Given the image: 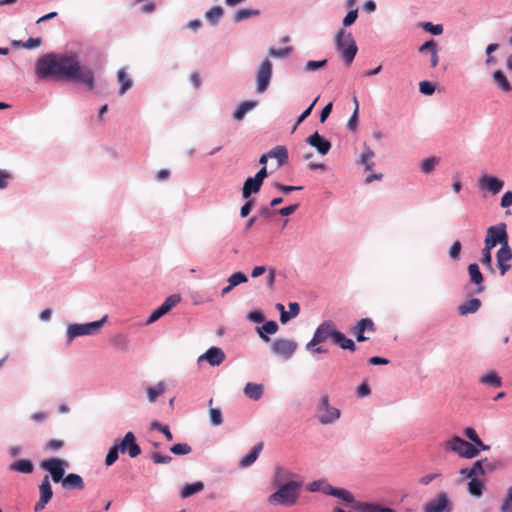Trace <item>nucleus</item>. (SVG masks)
<instances>
[{
	"instance_id": "nucleus-14",
	"label": "nucleus",
	"mask_w": 512,
	"mask_h": 512,
	"mask_svg": "<svg viewBox=\"0 0 512 512\" xmlns=\"http://www.w3.org/2000/svg\"><path fill=\"white\" fill-rule=\"evenodd\" d=\"M351 331L358 342H364L369 339V337L365 336L366 332H375V324L370 318H363L360 321L356 322V324L352 327Z\"/></svg>"
},
{
	"instance_id": "nucleus-25",
	"label": "nucleus",
	"mask_w": 512,
	"mask_h": 512,
	"mask_svg": "<svg viewBox=\"0 0 512 512\" xmlns=\"http://www.w3.org/2000/svg\"><path fill=\"white\" fill-rule=\"evenodd\" d=\"M9 470L16 471V472L23 473V474H30L34 470V465L28 459H20V460L13 462L10 465Z\"/></svg>"
},
{
	"instance_id": "nucleus-10",
	"label": "nucleus",
	"mask_w": 512,
	"mask_h": 512,
	"mask_svg": "<svg viewBox=\"0 0 512 512\" xmlns=\"http://www.w3.org/2000/svg\"><path fill=\"white\" fill-rule=\"evenodd\" d=\"M53 497V490L50 483L49 476L45 475L39 485V500L34 506V511L39 512L43 510Z\"/></svg>"
},
{
	"instance_id": "nucleus-18",
	"label": "nucleus",
	"mask_w": 512,
	"mask_h": 512,
	"mask_svg": "<svg viewBox=\"0 0 512 512\" xmlns=\"http://www.w3.org/2000/svg\"><path fill=\"white\" fill-rule=\"evenodd\" d=\"M479 185L482 189H487L493 194H497L502 190L504 182L496 177L485 175L480 178Z\"/></svg>"
},
{
	"instance_id": "nucleus-15",
	"label": "nucleus",
	"mask_w": 512,
	"mask_h": 512,
	"mask_svg": "<svg viewBox=\"0 0 512 512\" xmlns=\"http://www.w3.org/2000/svg\"><path fill=\"white\" fill-rule=\"evenodd\" d=\"M272 351L285 358L291 357L297 349V343L288 339H277L272 343Z\"/></svg>"
},
{
	"instance_id": "nucleus-50",
	"label": "nucleus",
	"mask_w": 512,
	"mask_h": 512,
	"mask_svg": "<svg viewBox=\"0 0 512 512\" xmlns=\"http://www.w3.org/2000/svg\"><path fill=\"white\" fill-rule=\"evenodd\" d=\"M151 428L154 429V430H158L160 431L161 433L164 434L165 438L168 440V441H172L173 440V435L172 433L170 432L169 430V427L166 426V425H162L161 423H159L158 421H154L152 424H151Z\"/></svg>"
},
{
	"instance_id": "nucleus-48",
	"label": "nucleus",
	"mask_w": 512,
	"mask_h": 512,
	"mask_svg": "<svg viewBox=\"0 0 512 512\" xmlns=\"http://www.w3.org/2000/svg\"><path fill=\"white\" fill-rule=\"evenodd\" d=\"M291 52H292L291 47H285V48H281V49L270 48L268 51V54H269V56L274 57V58H285V57L289 56L291 54Z\"/></svg>"
},
{
	"instance_id": "nucleus-13",
	"label": "nucleus",
	"mask_w": 512,
	"mask_h": 512,
	"mask_svg": "<svg viewBox=\"0 0 512 512\" xmlns=\"http://www.w3.org/2000/svg\"><path fill=\"white\" fill-rule=\"evenodd\" d=\"M121 453H128L131 458H135L141 453V448L136 442L135 435L127 432L119 444H116Z\"/></svg>"
},
{
	"instance_id": "nucleus-54",
	"label": "nucleus",
	"mask_w": 512,
	"mask_h": 512,
	"mask_svg": "<svg viewBox=\"0 0 512 512\" xmlns=\"http://www.w3.org/2000/svg\"><path fill=\"white\" fill-rule=\"evenodd\" d=\"M318 99H319V97H317V98H316V99L311 103V105H310L306 110H304V111L302 112V114L298 117L297 122H296V124H295V125H294V127H293V132L296 130L297 126H298L301 122H303V121H304L308 116H310V114H311V112H312V110H313V108H314L315 104L317 103Z\"/></svg>"
},
{
	"instance_id": "nucleus-21",
	"label": "nucleus",
	"mask_w": 512,
	"mask_h": 512,
	"mask_svg": "<svg viewBox=\"0 0 512 512\" xmlns=\"http://www.w3.org/2000/svg\"><path fill=\"white\" fill-rule=\"evenodd\" d=\"M468 273L470 276V281L478 285L475 292L482 293L484 291V286H482L484 277L479 269V266L476 263L470 264L468 266Z\"/></svg>"
},
{
	"instance_id": "nucleus-39",
	"label": "nucleus",
	"mask_w": 512,
	"mask_h": 512,
	"mask_svg": "<svg viewBox=\"0 0 512 512\" xmlns=\"http://www.w3.org/2000/svg\"><path fill=\"white\" fill-rule=\"evenodd\" d=\"M331 485L325 480H317L308 484L307 489L311 492H322L328 495Z\"/></svg>"
},
{
	"instance_id": "nucleus-16",
	"label": "nucleus",
	"mask_w": 512,
	"mask_h": 512,
	"mask_svg": "<svg viewBox=\"0 0 512 512\" xmlns=\"http://www.w3.org/2000/svg\"><path fill=\"white\" fill-rule=\"evenodd\" d=\"M226 356L221 348L211 347L204 354L200 355L198 362L207 361L211 366H219L224 362Z\"/></svg>"
},
{
	"instance_id": "nucleus-41",
	"label": "nucleus",
	"mask_w": 512,
	"mask_h": 512,
	"mask_svg": "<svg viewBox=\"0 0 512 512\" xmlns=\"http://www.w3.org/2000/svg\"><path fill=\"white\" fill-rule=\"evenodd\" d=\"M484 484L477 478L470 479L468 483V491L475 497H480L483 493Z\"/></svg>"
},
{
	"instance_id": "nucleus-1",
	"label": "nucleus",
	"mask_w": 512,
	"mask_h": 512,
	"mask_svg": "<svg viewBox=\"0 0 512 512\" xmlns=\"http://www.w3.org/2000/svg\"><path fill=\"white\" fill-rule=\"evenodd\" d=\"M35 73L39 79L72 80L94 89L93 71L82 66L75 54H45L37 60Z\"/></svg>"
},
{
	"instance_id": "nucleus-3",
	"label": "nucleus",
	"mask_w": 512,
	"mask_h": 512,
	"mask_svg": "<svg viewBox=\"0 0 512 512\" xmlns=\"http://www.w3.org/2000/svg\"><path fill=\"white\" fill-rule=\"evenodd\" d=\"M336 46L346 64H351L358 50L351 33L344 29L339 30L336 36Z\"/></svg>"
},
{
	"instance_id": "nucleus-23",
	"label": "nucleus",
	"mask_w": 512,
	"mask_h": 512,
	"mask_svg": "<svg viewBox=\"0 0 512 512\" xmlns=\"http://www.w3.org/2000/svg\"><path fill=\"white\" fill-rule=\"evenodd\" d=\"M111 345L114 347L115 350L126 352L129 350L130 347V339L127 335L118 333L114 335L110 340Z\"/></svg>"
},
{
	"instance_id": "nucleus-57",
	"label": "nucleus",
	"mask_w": 512,
	"mask_h": 512,
	"mask_svg": "<svg viewBox=\"0 0 512 512\" xmlns=\"http://www.w3.org/2000/svg\"><path fill=\"white\" fill-rule=\"evenodd\" d=\"M326 64H327L326 59L321 60V61L311 60L306 63L305 70L308 72L315 71L317 69L323 68L324 66H326Z\"/></svg>"
},
{
	"instance_id": "nucleus-38",
	"label": "nucleus",
	"mask_w": 512,
	"mask_h": 512,
	"mask_svg": "<svg viewBox=\"0 0 512 512\" xmlns=\"http://www.w3.org/2000/svg\"><path fill=\"white\" fill-rule=\"evenodd\" d=\"M259 14H260V11L256 10V9H249V8L240 9V10L235 12V14L233 16V20L236 23H238V22H241V21H243L245 19H248L250 17L258 16Z\"/></svg>"
},
{
	"instance_id": "nucleus-63",
	"label": "nucleus",
	"mask_w": 512,
	"mask_h": 512,
	"mask_svg": "<svg viewBox=\"0 0 512 512\" xmlns=\"http://www.w3.org/2000/svg\"><path fill=\"white\" fill-rule=\"evenodd\" d=\"M64 446V442L59 439H52L46 444V448L49 450H59Z\"/></svg>"
},
{
	"instance_id": "nucleus-2",
	"label": "nucleus",
	"mask_w": 512,
	"mask_h": 512,
	"mask_svg": "<svg viewBox=\"0 0 512 512\" xmlns=\"http://www.w3.org/2000/svg\"><path fill=\"white\" fill-rule=\"evenodd\" d=\"M290 476L291 473L289 471L282 467H276L273 484L278 489L269 496L268 502L270 504L292 506L297 502L301 483L288 480Z\"/></svg>"
},
{
	"instance_id": "nucleus-42",
	"label": "nucleus",
	"mask_w": 512,
	"mask_h": 512,
	"mask_svg": "<svg viewBox=\"0 0 512 512\" xmlns=\"http://www.w3.org/2000/svg\"><path fill=\"white\" fill-rule=\"evenodd\" d=\"M165 390V386L162 382L158 383L155 387L147 388V396L149 402H154L158 396H160Z\"/></svg>"
},
{
	"instance_id": "nucleus-51",
	"label": "nucleus",
	"mask_w": 512,
	"mask_h": 512,
	"mask_svg": "<svg viewBox=\"0 0 512 512\" xmlns=\"http://www.w3.org/2000/svg\"><path fill=\"white\" fill-rule=\"evenodd\" d=\"M171 452L176 455H186L191 452V447L186 443H178L170 448Z\"/></svg>"
},
{
	"instance_id": "nucleus-29",
	"label": "nucleus",
	"mask_w": 512,
	"mask_h": 512,
	"mask_svg": "<svg viewBox=\"0 0 512 512\" xmlns=\"http://www.w3.org/2000/svg\"><path fill=\"white\" fill-rule=\"evenodd\" d=\"M270 158H275L279 166H283L288 160V151L285 146H276L268 152Z\"/></svg>"
},
{
	"instance_id": "nucleus-33",
	"label": "nucleus",
	"mask_w": 512,
	"mask_h": 512,
	"mask_svg": "<svg viewBox=\"0 0 512 512\" xmlns=\"http://www.w3.org/2000/svg\"><path fill=\"white\" fill-rule=\"evenodd\" d=\"M117 80L120 84L119 93L120 95H124L132 87L133 84L131 78L128 76L124 68L118 71Z\"/></svg>"
},
{
	"instance_id": "nucleus-8",
	"label": "nucleus",
	"mask_w": 512,
	"mask_h": 512,
	"mask_svg": "<svg viewBox=\"0 0 512 512\" xmlns=\"http://www.w3.org/2000/svg\"><path fill=\"white\" fill-rule=\"evenodd\" d=\"M317 417L322 424L333 423L340 417L339 409L329 405L328 395L321 397L317 406Z\"/></svg>"
},
{
	"instance_id": "nucleus-27",
	"label": "nucleus",
	"mask_w": 512,
	"mask_h": 512,
	"mask_svg": "<svg viewBox=\"0 0 512 512\" xmlns=\"http://www.w3.org/2000/svg\"><path fill=\"white\" fill-rule=\"evenodd\" d=\"M493 80L498 88H500L503 92L509 93L512 91L510 82L501 70H496L493 73Z\"/></svg>"
},
{
	"instance_id": "nucleus-60",
	"label": "nucleus",
	"mask_w": 512,
	"mask_h": 512,
	"mask_svg": "<svg viewBox=\"0 0 512 512\" xmlns=\"http://www.w3.org/2000/svg\"><path fill=\"white\" fill-rule=\"evenodd\" d=\"M502 512H512V486L509 488L507 497L501 506Z\"/></svg>"
},
{
	"instance_id": "nucleus-55",
	"label": "nucleus",
	"mask_w": 512,
	"mask_h": 512,
	"mask_svg": "<svg viewBox=\"0 0 512 512\" xmlns=\"http://www.w3.org/2000/svg\"><path fill=\"white\" fill-rule=\"evenodd\" d=\"M483 462L484 460H477L471 467L470 475H472L473 478L484 475Z\"/></svg>"
},
{
	"instance_id": "nucleus-31",
	"label": "nucleus",
	"mask_w": 512,
	"mask_h": 512,
	"mask_svg": "<svg viewBox=\"0 0 512 512\" xmlns=\"http://www.w3.org/2000/svg\"><path fill=\"white\" fill-rule=\"evenodd\" d=\"M245 395L252 400H259L263 395V386L256 383H247L244 388Z\"/></svg>"
},
{
	"instance_id": "nucleus-53",
	"label": "nucleus",
	"mask_w": 512,
	"mask_h": 512,
	"mask_svg": "<svg viewBox=\"0 0 512 512\" xmlns=\"http://www.w3.org/2000/svg\"><path fill=\"white\" fill-rule=\"evenodd\" d=\"M211 423L215 426L221 425L223 422L221 410L218 408H210L209 410Z\"/></svg>"
},
{
	"instance_id": "nucleus-28",
	"label": "nucleus",
	"mask_w": 512,
	"mask_h": 512,
	"mask_svg": "<svg viewBox=\"0 0 512 512\" xmlns=\"http://www.w3.org/2000/svg\"><path fill=\"white\" fill-rule=\"evenodd\" d=\"M204 489V483L202 481H197L191 484H186L180 491V497L185 499L196 493L201 492Z\"/></svg>"
},
{
	"instance_id": "nucleus-22",
	"label": "nucleus",
	"mask_w": 512,
	"mask_h": 512,
	"mask_svg": "<svg viewBox=\"0 0 512 512\" xmlns=\"http://www.w3.org/2000/svg\"><path fill=\"white\" fill-rule=\"evenodd\" d=\"M333 344L339 346L341 349L349 350L350 352L356 351V345H355L354 341L350 338H347L344 335V333H342L338 329L335 333V336L333 339Z\"/></svg>"
},
{
	"instance_id": "nucleus-24",
	"label": "nucleus",
	"mask_w": 512,
	"mask_h": 512,
	"mask_svg": "<svg viewBox=\"0 0 512 512\" xmlns=\"http://www.w3.org/2000/svg\"><path fill=\"white\" fill-rule=\"evenodd\" d=\"M278 331V324L275 321H267L261 327L257 328L259 337L265 342H269L268 334H275Z\"/></svg>"
},
{
	"instance_id": "nucleus-19",
	"label": "nucleus",
	"mask_w": 512,
	"mask_h": 512,
	"mask_svg": "<svg viewBox=\"0 0 512 512\" xmlns=\"http://www.w3.org/2000/svg\"><path fill=\"white\" fill-rule=\"evenodd\" d=\"M64 489L67 490H83L85 487L82 477L75 473L65 476L61 482Z\"/></svg>"
},
{
	"instance_id": "nucleus-7",
	"label": "nucleus",
	"mask_w": 512,
	"mask_h": 512,
	"mask_svg": "<svg viewBox=\"0 0 512 512\" xmlns=\"http://www.w3.org/2000/svg\"><path fill=\"white\" fill-rule=\"evenodd\" d=\"M68 462L60 458H49L41 462L40 467L49 472L51 479L55 483L62 482Z\"/></svg>"
},
{
	"instance_id": "nucleus-56",
	"label": "nucleus",
	"mask_w": 512,
	"mask_h": 512,
	"mask_svg": "<svg viewBox=\"0 0 512 512\" xmlns=\"http://www.w3.org/2000/svg\"><path fill=\"white\" fill-rule=\"evenodd\" d=\"M419 90L424 95H432L435 91V85L429 81L419 83Z\"/></svg>"
},
{
	"instance_id": "nucleus-4",
	"label": "nucleus",
	"mask_w": 512,
	"mask_h": 512,
	"mask_svg": "<svg viewBox=\"0 0 512 512\" xmlns=\"http://www.w3.org/2000/svg\"><path fill=\"white\" fill-rule=\"evenodd\" d=\"M445 450L457 453L463 458H474L479 454V449L459 436H454L444 444Z\"/></svg>"
},
{
	"instance_id": "nucleus-12",
	"label": "nucleus",
	"mask_w": 512,
	"mask_h": 512,
	"mask_svg": "<svg viewBox=\"0 0 512 512\" xmlns=\"http://www.w3.org/2000/svg\"><path fill=\"white\" fill-rule=\"evenodd\" d=\"M504 243H507L505 226H490L485 239V244H487L488 248H493L497 244L503 246Z\"/></svg>"
},
{
	"instance_id": "nucleus-40",
	"label": "nucleus",
	"mask_w": 512,
	"mask_h": 512,
	"mask_svg": "<svg viewBox=\"0 0 512 512\" xmlns=\"http://www.w3.org/2000/svg\"><path fill=\"white\" fill-rule=\"evenodd\" d=\"M223 13L224 10L221 6H214L206 12L205 17L212 25H215L223 16Z\"/></svg>"
},
{
	"instance_id": "nucleus-37",
	"label": "nucleus",
	"mask_w": 512,
	"mask_h": 512,
	"mask_svg": "<svg viewBox=\"0 0 512 512\" xmlns=\"http://www.w3.org/2000/svg\"><path fill=\"white\" fill-rule=\"evenodd\" d=\"M328 495L342 499L346 503H352L354 496L347 490L342 488H334L331 486Z\"/></svg>"
},
{
	"instance_id": "nucleus-43",
	"label": "nucleus",
	"mask_w": 512,
	"mask_h": 512,
	"mask_svg": "<svg viewBox=\"0 0 512 512\" xmlns=\"http://www.w3.org/2000/svg\"><path fill=\"white\" fill-rule=\"evenodd\" d=\"M512 258L511 249L508 246V243H504V245L497 252V262H509Z\"/></svg>"
},
{
	"instance_id": "nucleus-59",
	"label": "nucleus",
	"mask_w": 512,
	"mask_h": 512,
	"mask_svg": "<svg viewBox=\"0 0 512 512\" xmlns=\"http://www.w3.org/2000/svg\"><path fill=\"white\" fill-rule=\"evenodd\" d=\"M151 458L155 464H167L172 460L171 456H168V455L164 456L158 452L152 453Z\"/></svg>"
},
{
	"instance_id": "nucleus-35",
	"label": "nucleus",
	"mask_w": 512,
	"mask_h": 512,
	"mask_svg": "<svg viewBox=\"0 0 512 512\" xmlns=\"http://www.w3.org/2000/svg\"><path fill=\"white\" fill-rule=\"evenodd\" d=\"M257 105L256 101H244L242 102L237 110L234 112V119L241 121L247 112L251 111Z\"/></svg>"
},
{
	"instance_id": "nucleus-47",
	"label": "nucleus",
	"mask_w": 512,
	"mask_h": 512,
	"mask_svg": "<svg viewBox=\"0 0 512 512\" xmlns=\"http://www.w3.org/2000/svg\"><path fill=\"white\" fill-rule=\"evenodd\" d=\"M361 512H394V510L378 504L365 503L361 506Z\"/></svg>"
},
{
	"instance_id": "nucleus-26",
	"label": "nucleus",
	"mask_w": 512,
	"mask_h": 512,
	"mask_svg": "<svg viewBox=\"0 0 512 512\" xmlns=\"http://www.w3.org/2000/svg\"><path fill=\"white\" fill-rule=\"evenodd\" d=\"M262 449H263V443L256 444L252 448V450L241 459L240 466L248 467V466L252 465L257 460Z\"/></svg>"
},
{
	"instance_id": "nucleus-17",
	"label": "nucleus",
	"mask_w": 512,
	"mask_h": 512,
	"mask_svg": "<svg viewBox=\"0 0 512 512\" xmlns=\"http://www.w3.org/2000/svg\"><path fill=\"white\" fill-rule=\"evenodd\" d=\"M306 142L310 144L311 146L315 147L318 152L322 155H325L329 152L331 148V143L323 138L318 132L313 133L310 135Z\"/></svg>"
},
{
	"instance_id": "nucleus-30",
	"label": "nucleus",
	"mask_w": 512,
	"mask_h": 512,
	"mask_svg": "<svg viewBox=\"0 0 512 512\" xmlns=\"http://www.w3.org/2000/svg\"><path fill=\"white\" fill-rule=\"evenodd\" d=\"M481 306V301L477 298L470 299L458 307V312L460 315H467L470 313H475Z\"/></svg>"
},
{
	"instance_id": "nucleus-36",
	"label": "nucleus",
	"mask_w": 512,
	"mask_h": 512,
	"mask_svg": "<svg viewBox=\"0 0 512 512\" xmlns=\"http://www.w3.org/2000/svg\"><path fill=\"white\" fill-rule=\"evenodd\" d=\"M480 382L482 384L489 385L492 387H500L502 385L501 378L494 371H490L489 373L483 375L480 378Z\"/></svg>"
},
{
	"instance_id": "nucleus-49",
	"label": "nucleus",
	"mask_w": 512,
	"mask_h": 512,
	"mask_svg": "<svg viewBox=\"0 0 512 512\" xmlns=\"http://www.w3.org/2000/svg\"><path fill=\"white\" fill-rule=\"evenodd\" d=\"M353 101H354V104H355V109H354V112H353L352 116L350 117V119H349V121L347 123L348 129L351 130V131H355V129H356L357 121H358V110H359V103H358L357 98L354 97Z\"/></svg>"
},
{
	"instance_id": "nucleus-62",
	"label": "nucleus",
	"mask_w": 512,
	"mask_h": 512,
	"mask_svg": "<svg viewBox=\"0 0 512 512\" xmlns=\"http://www.w3.org/2000/svg\"><path fill=\"white\" fill-rule=\"evenodd\" d=\"M460 251H461V243L459 241H455L449 250V255L452 259H458Z\"/></svg>"
},
{
	"instance_id": "nucleus-44",
	"label": "nucleus",
	"mask_w": 512,
	"mask_h": 512,
	"mask_svg": "<svg viewBox=\"0 0 512 512\" xmlns=\"http://www.w3.org/2000/svg\"><path fill=\"white\" fill-rule=\"evenodd\" d=\"M439 163V158L429 157L422 161L421 170L423 173L428 174L434 170L436 165Z\"/></svg>"
},
{
	"instance_id": "nucleus-6",
	"label": "nucleus",
	"mask_w": 512,
	"mask_h": 512,
	"mask_svg": "<svg viewBox=\"0 0 512 512\" xmlns=\"http://www.w3.org/2000/svg\"><path fill=\"white\" fill-rule=\"evenodd\" d=\"M337 331L336 324L332 320L322 322L315 330L312 339L308 342V347L317 346L331 340L333 342Z\"/></svg>"
},
{
	"instance_id": "nucleus-11",
	"label": "nucleus",
	"mask_w": 512,
	"mask_h": 512,
	"mask_svg": "<svg viewBox=\"0 0 512 512\" xmlns=\"http://www.w3.org/2000/svg\"><path fill=\"white\" fill-rule=\"evenodd\" d=\"M272 76V63L270 60H264L257 72L256 81H257V91L259 93H263L269 86L270 79Z\"/></svg>"
},
{
	"instance_id": "nucleus-45",
	"label": "nucleus",
	"mask_w": 512,
	"mask_h": 512,
	"mask_svg": "<svg viewBox=\"0 0 512 512\" xmlns=\"http://www.w3.org/2000/svg\"><path fill=\"white\" fill-rule=\"evenodd\" d=\"M247 281L248 278L243 272H235L227 279V282L230 283L234 288L240 284L246 283Z\"/></svg>"
},
{
	"instance_id": "nucleus-5",
	"label": "nucleus",
	"mask_w": 512,
	"mask_h": 512,
	"mask_svg": "<svg viewBox=\"0 0 512 512\" xmlns=\"http://www.w3.org/2000/svg\"><path fill=\"white\" fill-rule=\"evenodd\" d=\"M106 321L107 316H104L102 319L90 323L70 324L66 333L68 342H71L76 337L96 334Z\"/></svg>"
},
{
	"instance_id": "nucleus-34",
	"label": "nucleus",
	"mask_w": 512,
	"mask_h": 512,
	"mask_svg": "<svg viewBox=\"0 0 512 512\" xmlns=\"http://www.w3.org/2000/svg\"><path fill=\"white\" fill-rule=\"evenodd\" d=\"M181 301V297L178 294H172L166 298V300L158 307L161 314L164 316L173 307H175Z\"/></svg>"
},
{
	"instance_id": "nucleus-61",
	"label": "nucleus",
	"mask_w": 512,
	"mask_h": 512,
	"mask_svg": "<svg viewBox=\"0 0 512 512\" xmlns=\"http://www.w3.org/2000/svg\"><path fill=\"white\" fill-rule=\"evenodd\" d=\"M424 29L433 35H440L443 32L442 25H433L432 23L428 22L424 24Z\"/></svg>"
},
{
	"instance_id": "nucleus-32",
	"label": "nucleus",
	"mask_w": 512,
	"mask_h": 512,
	"mask_svg": "<svg viewBox=\"0 0 512 512\" xmlns=\"http://www.w3.org/2000/svg\"><path fill=\"white\" fill-rule=\"evenodd\" d=\"M261 183L254 177L248 178L243 185L242 195L244 198H249L252 193H256L260 190Z\"/></svg>"
},
{
	"instance_id": "nucleus-20",
	"label": "nucleus",
	"mask_w": 512,
	"mask_h": 512,
	"mask_svg": "<svg viewBox=\"0 0 512 512\" xmlns=\"http://www.w3.org/2000/svg\"><path fill=\"white\" fill-rule=\"evenodd\" d=\"M420 53L429 52L430 53V65L432 68H435L438 65L439 57H438V50H437V44L435 40L431 39L424 44H422L419 47Z\"/></svg>"
},
{
	"instance_id": "nucleus-9",
	"label": "nucleus",
	"mask_w": 512,
	"mask_h": 512,
	"mask_svg": "<svg viewBox=\"0 0 512 512\" xmlns=\"http://www.w3.org/2000/svg\"><path fill=\"white\" fill-rule=\"evenodd\" d=\"M453 504L446 492H440L435 499L423 506L424 512H452Z\"/></svg>"
},
{
	"instance_id": "nucleus-64",
	"label": "nucleus",
	"mask_w": 512,
	"mask_h": 512,
	"mask_svg": "<svg viewBox=\"0 0 512 512\" xmlns=\"http://www.w3.org/2000/svg\"><path fill=\"white\" fill-rule=\"evenodd\" d=\"M512 205V192L507 191L504 193V195L501 198V206L503 208L509 207Z\"/></svg>"
},
{
	"instance_id": "nucleus-46",
	"label": "nucleus",
	"mask_w": 512,
	"mask_h": 512,
	"mask_svg": "<svg viewBox=\"0 0 512 512\" xmlns=\"http://www.w3.org/2000/svg\"><path fill=\"white\" fill-rule=\"evenodd\" d=\"M42 43L41 38H29L26 42L13 41L14 46H21L25 49H33L39 47Z\"/></svg>"
},
{
	"instance_id": "nucleus-58",
	"label": "nucleus",
	"mask_w": 512,
	"mask_h": 512,
	"mask_svg": "<svg viewBox=\"0 0 512 512\" xmlns=\"http://www.w3.org/2000/svg\"><path fill=\"white\" fill-rule=\"evenodd\" d=\"M357 17H358L357 9H353V10L349 11L347 13V15L345 16V18L343 19V26L348 27V26L352 25L356 21Z\"/></svg>"
},
{
	"instance_id": "nucleus-52",
	"label": "nucleus",
	"mask_w": 512,
	"mask_h": 512,
	"mask_svg": "<svg viewBox=\"0 0 512 512\" xmlns=\"http://www.w3.org/2000/svg\"><path fill=\"white\" fill-rule=\"evenodd\" d=\"M119 452H120V450L118 449V447L116 445L111 447L106 455L105 464L107 466H111L112 464H114L118 459Z\"/></svg>"
}]
</instances>
